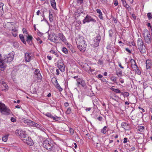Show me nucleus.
Listing matches in <instances>:
<instances>
[{
    "label": "nucleus",
    "mask_w": 152,
    "mask_h": 152,
    "mask_svg": "<svg viewBox=\"0 0 152 152\" xmlns=\"http://www.w3.org/2000/svg\"><path fill=\"white\" fill-rule=\"evenodd\" d=\"M77 85L78 87L79 86V85H80L82 87H85L86 86V84L85 81L82 79L78 78L77 79Z\"/></svg>",
    "instance_id": "nucleus-8"
},
{
    "label": "nucleus",
    "mask_w": 152,
    "mask_h": 152,
    "mask_svg": "<svg viewBox=\"0 0 152 152\" xmlns=\"http://www.w3.org/2000/svg\"><path fill=\"white\" fill-rule=\"evenodd\" d=\"M124 7L126 9V12L127 15V12L129 13H131L132 12V9L128 4H127Z\"/></svg>",
    "instance_id": "nucleus-19"
},
{
    "label": "nucleus",
    "mask_w": 152,
    "mask_h": 152,
    "mask_svg": "<svg viewBox=\"0 0 152 152\" xmlns=\"http://www.w3.org/2000/svg\"><path fill=\"white\" fill-rule=\"evenodd\" d=\"M51 12H49V20L50 22H52L53 20V14H51Z\"/></svg>",
    "instance_id": "nucleus-28"
},
{
    "label": "nucleus",
    "mask_w": 152,
    "mask_h": 152,
    "mask_svg": "<svg viewBox=\"0 0 152 152\" xmlns=\"http://www.w3.org/2000/svg\"><path fill=\"white\" fill-rule=\"evenodd\" d=\"M69 132L70 134H72L74 133V131L73 129L71 128H69Z\"/></svg>",
    "instance_id": "nucleus-44"
},
{
    "label": "nucleus",
    "mask_w": 152,
    "mask_h": 152,
    "mask_svg": "<svg viewBox=\"0 0 152 152\" xmlns=\"http://www.w3.org/2000/svg\"><path fill=\"white\" fill-rule=\"evenodd\" d=\"M127 140H128V139L127 138H126V137L124 138V142H123L124 143H126L127 142Z\"/></svg>",
    "instance_id": "nucleus-52"
},
{
    "label": "nucleus",
    "mask_w": 152,
    "mask_h": 152,
    "mask_svg": "<svg viewBox=\"0 0 152 152\" xmlns=\"http://www.w3.org/2000/svg\"><path fill=\"white\" fill-rule=\"evenodd\" d=\"M89 22H92V23H95L96 22V20L93 19L91 16L87 15L85 18L83 20V23L85 24L86 23H88Z\"/></svg>",
    "instance_id": "nucleus-7"
},
{
    "label": "nucleus",
    "mask_w": 152,
    "mask_h": 152,
    "mask_svg": "<svg viewBox=\"0 0 152 152\" xmlns=\"http://www.w3.org/2000/svg\"><path fill=\"white\" fill-rule=\"evenodd\" d=\"M83 0H77V2L78 3L81 4L83 3Z\"/></svg>",
    "instance_id": "nucleus-54"
},
{
    "label": "nucleus",
    "mask_w": 152,
    "mask_h": 152,
    "mask_svg": "<svg viewBox=\"0 0 152 152\" xmlns=\"http://www.w3.org/2000/svg\"><path fill=\"white\" fill-rule=\"evenodd\" d=\"M102 77H103L102 75H101L100 74H99V75H98V76H97V77L99 78H101Z\"/></svg>",
    "instance_id": "nucleus-61"
},
{
    "label": "nucleus",
    "mask_w": 152,
    "mask_h": 152,
    "mask_svg": "<svg viewBox=\"0 0 152 152\" xmlns=\"http://www.w3.org/2000/svg\"><path fill=\"white\" fill-rule=\"evenodd\" d=\"M51 4L54 9L56 8V3L55 0H50Z\"/></svg>",
    "instance_id": "nucleus-23"
},
{
    "label": "nucleus",
    "mask_w": 152,
    "mask_h": 152,
    "mask_svg": "<svg viewBox=\"0 0 152 152\" xmlns=\"http://www.w3.org/2000/svg\"><path fill=\"white\" fill-rule=\"evenodd\" d=\"M101 39V37L98 35L95 38L93 42V46L94 47H96L98 46L99 45V43Z\"/></svg>",
    "instance_id": "nucleus-6"
},
{
    "label": "nucleus",
    "mask_w": 152,
    "mask_h": 152,
    "mask_svg": "<svg viewBox=\"0 0 152 152\" xmlns=\"http://www.w3.org/2000/svg\"><path fill=\"white\" fill-rule=\"evenodd\" d=\"M24 142L30 145H32L34 144L33 140L30 137H28L24 141Z\"/></svg>",
    "instance_id": "nucleus-11"
},
{
    "label": "nucleus",
    "mask_w": 152,
    "mask_h": 152,
    "mask_svg": "<svg viewBox=\"0 0 152 152\" xmlns=\"http://www.w3.org/2000/svg\"><path fill=\"white\" fill-rule=\"evenodd\" d=\"M134 71H135V72L137 73V74L140 75L141 74V72L140 70L138 69V67H137V68H136V69L135 70H133Z\"/></svg>",
    "instance_id": "nucleus-36"
},
{
    "label": "nucleus",
    "mask_w": 152,
    "mask_h": 152,
    "mask_svg": "<svg viewBox=\"0 0 152 152\" xmlns=\"http://www.w3.org/2000/svg\"><path fill=\"white\" fill-rule=\"evenodd\" d=\"M121 126L122 127L124 128V129H127V126H128L126 125V124L125 122H123L121 124Z\"/></svg>",
    "instance_id": "nucleus-30"
},
{
    "label": "nucleus",
    "mask_w": 152,
    "mask_h": 152,
    "mask_svg": "<svg viewBox=\"0 0 152 152\" xmlns=\"http://www.w3.org/2000/svg\"><path fill=\"white\" fill-rule=\"evenodd\" d=\"M111 80L114 83H116V78L115 77H111Z\"/></svg>",
    "instance_id": "nucleus-40"
},
{
    "label": "nucleus",
    "mask_w": 152,
    "mask_h": 152,
    "mask_svg": "<svg viewBox=\"0 0 152 152\" xmlns=\"http://www.w3.org/2000/svg\"><path fill=\"white\" fill-rule=\"evenodd\" d=\"M130 61L131 63V67L133 70H135L137 68L138 66L136 64L135 60L132 59H131Z\"/></svg>",
    "instance_id": "nucleus-12"
},
{
    "label": "nucleus",
    "mask_w": 152,
    "mask_h": 152,
    "mask_svg": "<svg viewBox=\"0 0 152 152\" xmlns=\"http://www.w3.org/2000/svg\"><path fill=\"white\" fill-rule=\"evenodd\" d=\"M147 16L148 18V19L150 20L152 18V12H149L147 13Z\"/></svg>",
    "instance_id": "nucleus-35"
},
{
    "label": "nucleus",
    "mask_w": 152,
    "mask_h": 152,
    "mask_svg": "<svg viewBox=\"0 0 152 152\" xmlns=\"http://www.w3.org/2000/svg\"><path fill=\"white\" fill-rule=\"evenodd\" d=\"M132 16L134 20L136 19V16L134 14H132Z\"/></svg>",
    "instance_id": "nucleus-56"
},
{
    "label": "nucleus",
    "mask_w": 152,
    "mask_h": 152,
    "mask_svg": "<svg viewBox=\"0 0 152 152\" xmlns=\"http://www.w3.org/2000/svg\"><path fill=\"white\" fill-rule=\"evenodd\" d=\"M96 12L97 13L99 14V17L101 19H102L103 17L102 16V13L100 10L99 9H97L96 10Z\"/></svg>",
    "instance_id": "nucleus-22"
},
{
    "label": "nucleus",
    "mask_w": 152,
    "mask_h": 152,
    "mask_svg": "<svg viewBox=\"0 0 152 152\" xmlns=\"http://www.w3.org/2000/svg\"><path fill=\"white\" fill-rule=\"evenodd\" d=\"M4 4L2 3H0V10H3V6H4Z\"/></svg>",
    "instance_id": "nucleus-46"
},
{
    "label": "nucleus",
    "mask_w": 152,
    "mask_h": 152,
    "mask_svg": "<svg viewBox=\"0 0 152 152\" xmlns=\"http://www.w3.org/2000/svg\"><path fill=\"white\" fill-rule=\"evenodd\" d=\"M78 49L82 52H84L86 50L87 44L84 38L81 37L76 41Z\"/></svg>",
    "instance_id": "nucleus-1"
},
{
    "label": "nucleus",
    "mask_w": 152,
    "mask_h": 152,
    "mask_svg": "<svg viewBox=\"0 0 152 152\" xmlns=\"http://www.w3.org/2000/svg\"><path fill=\"white\" fill-rule=\"evenodd\" d=\"M57 65L58 68L61 72H64L65 71V66L63 63L59 62Z\"/></svg>",
    "instance_id": "nucleus-13"
},
{
    "label": "nucleus",
    "mask_w": 152,
    "mask_h": 152,
    "mask_svg": "<svg viewBox=\"0 0 152 152\" xmlns=\"http://www.w3.org/2000/svg\"><path fill=\"white\" fill-rule=\"evenodd\" d=\"M114 4L115 6H117L118 5V2L117 0H114Z\"/></svg>",
    "instance_id": "nucleus-53"
},
{
    "label": "nucleus",
    "mask_w": 152,
    "mask_h": 152,
    "mask_svg": "<svg viewBox=\"0 0 152 152\" xmlns=\"http://www.w3.org/2000/svg\"><path fill=\"white\" fill-rule=\"evenodd\" d=\"M62 51L65 54H67L68 53L67 49L65 48H62Z\"/></svg>",
    "instance_id": "nucleus-41"
},
{
    "label": "nucleus",
    "mask_w": 152,
    "mask_h": 152,
    "mask_svg": "<svg viewBox=\"0 0 152 152\" xmlns=\"http://www.w3.org/2000/svg\"><path fill=\"white\" fill-rule=\"evenodd\" d=\"M37 76L36 77L38 78V80H41L42 76L40 73L38 74L37 75H36Z\"/></svg>",
    "instance_id": "nucleus-37"
},
{
    "label": "nucleus",
    "mask_w": 152,
    "mask_h": 152,
    "mask_svg": "<svg viewBox=\"0 0 152 152\" xmlns=\"http://www.w3.org/2000/svg\"><path fill=\"white\" fill-rule=\"evenodd\" d=\"M19 37L21 40L23 42V43L25 44H26V42L24 39V37L22 34H20L19 35Z\"/></svg>",
    "instance_id": "nucleus-21"
},
{
    "label": "nucleus",
    "mask_w": 152,
    "mask_h": 152,
    "mask_svg": "<svg viewBox=\"0 0 152 152\" xmlns=\"http://www.w3.org/2000/svg\"><path fill=\"white\" fill-rule=\"evenodd\" d=\"M122 72L121 70H120L119 72L116 71V74L118 77H121L122 76Z\"/></svg>",
    "instance_id": "nucleus-32"
},
{
    "label": "nucleus",
    "mask_w": 152,
    "mask_h": 152,
    "mask_svg": "<svg viewBox=\"0 0 152 152\" xmlns=\"http://www.w3.org/2000/svg\"><path fill=\"white\" fill-rule=\"evenodd\" d=\"M46 116H47L52 118L53 116L50 113H47L45 114Z\"/></svg>",
    "instance_id": "nucleus-39"
},
{
    "label": "nucleus",
    "mask_w": 152,
    "mask_h": 152,
    "mask_svg": "<svg viewBox=\"0 0 152 152\" xmlns=\"http://www.w3.org/2000/svg\"><path fill=\"white\" fill-rule=\"evenodd\" d=\"M137 45L140 52L142 53H145L146 52L145 46L141 38H138L137 41Z\"/></svg>",
    "instance_id": "nucleus-3"
},
{
    "label": "nucleus",
    "mask_w": 152,
    "mask_h": 152,
    "mask_svg": "<svg viewBox=\"0 0 152 152\" xmlns=\"http://www.w3.org/2000/svg\"><path fill=\"white\" fill-rule=\"evenodd\" d=\"M118 66L121 69H124V67L120 63H118Z\"/></svg>",
    "instance_id": "nucleus-58"
},
{
    "label": "nucleus",
    "mask_w": 152,
    "mask_h": 152,
    "mask_svg": "<svg viewBox=\"0 0 152 152\" xmlns=\"http://www.w3.org/2000/svg\"><path fill=\"white\" fill-rule=\"evenodd\" d=\"M58 36L54 33L51 34L49 37V39L50 41L54 42H56V40L58 39Z\"/></svg>",
    "instance_id": "nucleus-10"
},
{
    "label": "nucleus",
    "mask_w": 152,
    "mask_h": 152,
    "mask_svg": "<svg viewBox=\"0 0 152 152\" xmlns=\"http://www.w3.org/2000/svg\"><path fill=\"white\" fill-rule=\"evenodd\" d=\"M4 13L3 10H0V16H1Z\"/></svg>",
    "instance_id": "nucleus-55"
},
{
    "label": "nucleus",
    "mask_w": 152,
    "mask_h": 152,
    "mask_svg": "<svg viewBox=\"0 0 152 152\" xmlns=\"http://www.w3.org/2000/svg\"><path fill=\"white\" fill-rule=\"evenodd\" d=\"M0 111L1 113L5 115H8L11 113V111L5 105L0 102Z\"/></svg>",
    "instance_id": "nucleus-2"
},
{
    "label": "nucleus",
    "mask_w": 152,
    "mask_h": 152,
    "mask_svg": "<svg viewBox=\"0 0 152 152\" xmlns=\"http://www.w3.org/2000/svg\"><path fill=\"white\" fill-rule=\"evenodd\" d=\"M108 0H101V2L103 4H105L107 2Z\"/></svg>",
    "instance_id": "nucleus-50"
},
{
    "label": "nucleus",
    "mask_w": 152,
    "mask_h": 152,
    "mask_svg": "<svg viewBox=\"0 0 152 152\" xmlns=\"http://www.w3.org/2000/svg\"><path fill=\"white\" fill-rule=\"evenodd\" d=\"M23 133H22V134H21V135H20V137L21 140L23 141L24 142L26 140V139H27V138H28V136L26 134L25 132H24Z\"/></svg>",
    "instance_id": "nucleus-14"
},
{
    "label": "nucleus",
    "mask_w": 152,
    "mask_h": 152,
    "mask_svg": "<svg viewBox=\"0 0 152 152\" xmlns=\"http://www.w3.org/2000/svg\"><path fill=\"white\" fill-rule=\"evenodd\" d=\"M110 89L111 90H112V91H114L115 93H121V92L120 91V90L118 89H115L113 88H111ZM121 93L122 94H123L122 92H121Z\"/></svg>",
    "instance_id": "nucleus-25"
},
{
    "label": "nucleus",
    "mask_w": 152,
    "mask_h": 152,
    "mask_svg": "<svg viewBox=\"0 0 152 152\" xmlns=\"http://www.w3.org/2000/svg\"><path fill=\"white\" fill-rule=\"evenodd\" d=\"M53 120L58 121L60 120V118L56 116H53L52 118Z\"/></svg>",
    "instance_id": "nucleus-38"
},
{
    "label": "nucleus",
    "mask_w": 152,
    "mask_h": 152,
    "mask_svg": "<svg viewBox=\"0 0 152 152\" xmlns=\"http://www.w3.org/2000/svg\"><path fill=\"white\" fill-rule=\"evenodd\" d=\"M125 50L127 52H129V53H131V51L128 48H126Z\"/></svg>",
    "instance_id": "nucleus-62"
},
{
    "label": "nucleus",
    "mask_w": 152,
    "mask_h": 152,
    "mask_svg": "<svg viewBox=\"0 0 152 152\" xmlns=\"http://www.w3.org/2000/svg\"><path fill=\"white\" fill-rule=\"evenodd\" d=\"M56 81L57 83L56 87L60 91H62L63 89L61 87L60 85L58 83L56 79Z\"/></svg>",
    "instance_id": "nucleus-34"
},
{
    "label": "nucleus",
    "mask_w": 152,
    "mask_h": 152,
    "mask_svg": "<svg viewBox=\"0 0 152 152\" xmlns=\"http://www.w3.org/2000/svg\"><path fill=\"white\" fill-rule=\"evenodd\" d=\"M39 73H40V71L39 70V69H36L35 71V74L36 75Z\"/></svg>",
    "instance_id": "nucleus-49"
},
{
    "label": "nucleus",
    "mask_w": 152,
    "mask_h": 152,
    "mask_svg": "<svg viewBox=\"0 0 152 152\" xmlns=\"http://www.w3.org/2000/svg\"><path fill=\"white\" fill-rule=\"evenodd\" d=\"M31 126L36 127L37 128H39L41 127L40 125L34 121H32V125Z\"/></svg>",
    "instance_id": "nucleus-26"
},
{
    "label": "nucleus",
    "mask_w": 152,
    "mask_h": 152,
    "mask_svg": "<svg viewBox=\"0 0 152 152\" xmlns=\"http://www.w3.org/2000/svg\"><path fill=\"white\" fill-rule=\"evenodd\" d=\"M31 54L29 53H26L25 54V60L27 62H29L31 60Z\"/></svg>",
    "instance_id": "nucleus-17"
},
{
    "label": "nucleus",
    "mask_w": 152,
    "mask_h": 152,
    "mask_svg": "<svg viewBox=\"0 0 152 152\" xmlns=\"http://www.w3.org/2000/svg\"><path fill=\"white\" fill-rule=\"evenodd\" d=\"M145 129L144 126H139L138 127V129L139 131L141 132H143Z\"/></svg>",
    "instance_id": "nucleus-27"
},
{
    "label": "nucleus",
    "mask_w": 152,
    "mask_h": 152,
    "mask_svg": "<svg viewBox=\"0 0 152 152\" xmlns=\"http://www.w3.org/2000/svg\"><path fill=\"white\" fill-rule=\"evenodd\" d=\"M56 75H58L59 74V69H57L56 70Z\"/></svg>",
    "instance_id": "nucleus-64"
},
{
    "label": "nucleus",
    "mask_w": 152,
    "mask_h": 152,
    "mask_svg": "<svg viewBox=\"0 0 152 152\" xmlns=\"http://www.w3.org/2000/svg\"><path fill=\"white\" fill-rule=\"evenodd\" d=\"M121 1L123 3V6L124 7L126 6V5L127 4L125 0H121Z\"/></svg>",
    "instance_id": "nucleus-42"
},
{
    "label": "nucleus",
    "mask_w": 152,
    "mask_h": 152,
    "mask_svg": "<svg viewBox=\"0 0 152 152\" xmlns=\"http://www.w3.org/2000/svg\"><path fill=\"white\" fill-rule=\"evenodd\" d=\"M145 42L148 44H150L151 42V35L149 32H147V33L146 35L144 36Z\"/></svg>",
    "instance_id": "nucleus-9"
},
{
    "label": "nucleus",
    "mask_w": 152,
    "mask_h": 152,
    "mask_svg": "<svg viewBox=\"0 0 152 152\" xmlns=\"http://www.w3.org/2000/svg\"><path fill=\"white\" fill-rule=\"evenodd\" d=\"M14 58V54L13 53H10L4 57V62L7 63L12 61Z\"/></svg>",
    "instance_id": "nucleus-5"
},
{
    "label": "nucleus",
    "mask_w": 152,
    "mask_h": 152,
    "mask_svg": "<svg viewBox=\"0 0 152 152\" xmlns=\"http://www.w3.org/2000/svg\"><path fill=\"white\" fill-rule=\"evenodd\" d=\"M8 135H5L2 137V140L5 142H6L8 139Z\"/></svg>",
    "instance_id": "nucleus-33"
},
{
    "label": "nucleus",
    "mask_w": 152,
    "mask_h": 152,
    "mask_svg": "<svg viewBox=\"0 0 152 152\" xmlns=\"http://www.w3.org/2000/svg\"><path fill=\"white\" fill-rule=\"evenodd\" d=\"M124 94H124V95L126 97L128 96L129 95V93L128 92H124Z\"/></svg>",
    "instance_id": "nucleus-51"
},
{
    "label": "nucleus",
    "mask_w": 152,
    "mask_h": 152,
    "mask_svg": "<svg viewBox=\"0 0 152 152\" xmlns=\"http://www.w3.org/2000/svg\"><path fill=\"white\" fill-rule=\"evenodd\" d=\"M50 52L51 53L53 54H55V55L57 56H58L57 55V53L55 52L53 50H51L50 51Z\"/></svg>",
    "instance_id": "nucleus-48"
},
{
    "label": "nucleus",
    "mask_w": 152,
    "mask_h": 152,
    "mask_svg": "<svg viewBox=\"0 0 152 152\" xmlns=\"http://www.w3.org/2000/svg\"><path fill=\"white\" fill-rule=\"evenodd\" d=\"M24 131H22L20 130H17L15 131V133L17 135L20 136L22 133H23V132H24Z\"/></svg>",
    "instance_id": "nucleus-24"
},
{
    "label": "nucleus",
    "mask_w": 152,
    "mask_h": 152,
    "mask_svg": "<svg viewBox=\"0 0 152 152\" xmlns=\"http://www.w3.org/2000/svg\"><path fill=\"white\" fill-rule=\"evenodd\" d=\"M71 111V109L70 107L68 108L67 110L66 111V113L68 114H69L70 113Z\"/></svg>",
    "instance_id": "nucleus-43"
},
{
    "label": "nucleus",
    "mask_w": 152,
    "mask_h": 152,
    "mask_svg": "<svg viewBox=\"0 0 152 152\" xmlns=\"http://www.w3.org/2000/svg\"><path fill=\"white\" fill-rule=\"evenodd\" d=\"M98 64L101 65L103 64V61L102 60H99L98 62Z\"/></svg>",
    "instance_id": "nucleus-47"
},
{
    "label": "nucleus",
    "mask_w": 152,
    "mask_h": 152,
    "mask_svg": "<svg viewBox=\"0 0 152 152\" xmlns=\"http://www.w3.org/2000/svg\"><path fill=\"white\" fill-rule=\"evenodd\" d=\"M26 36L27 37L26 41L29 44L31 45L32 44V40L33 39L32 36L28 35V36Z\"/></svg>",
    "instance_id": "nucleus-16"
},
{
    "label": "nucleus",
    "mask_w": 152,
    "mask_h": 152,
    "mask_svg": "<svg viewBox=\"0 0 152 152\" xmlns=\"http://www.w3.org/2000/svg\"><path fill=\"white\" fill-rule=\"evenodd\" d=\"M12 34L13 36L14 37H16L17 35V33H15V32L12 33Z\"/></svg>",
    "instance_id": "nucleus-59"
},
{
    "label": "nucleus",
    "mask_w": 152,
    "mask_h": 152,
    "mask_svg": "<svg viewBox=\"0 0 152 152\" xmlns=\"http://www.w3.org/2000/svg\"><path fill=\"white\" fill-rule=\"evenodd\" d=\"M107 126H104L101 130V132L103 134H105L107 132Z\"/></svg>",
    "instance_id": "nucleus-31"
},
{
    "label": "nucleus",
    "mask_w": 152,
    "mask_h": 152,
    "mask_svg": "<svg viewBox=\"0 0 152 152\" xmlns=\"http://www.w3.org/2000/svg\"><path fill=\"white\" fill-rule=\"evenodd\" d=\"M146 68L147 69H150L151 66V62L149 60H147L146 61Z\"/></svg>",
    "instance_id": "nucleus-18"
},
{
    "label": "nucleus",
    "mask_w": 152,
    "mask_h": 152,
    "mask_svg": "<svg viewBox=\"0 0 152 152\" xmlns=\"http://www.w3.org/2000/svg\"><path fill=\"white\" fill-rule=\"evenodd\" d=\"M12 31L14 32H16L17 31V30L15 28H13L12 29Z\"/></svg>",
    "instance_id": "nucleus-63"
},
{
    "label": "nucleus",
    "mask_w": 152,
    "mask_h": 152,
    "mask_svg": "<svg viewBox=\"0 0 152 152\" xmlns=\"http://www.w3.org/2000/svg\"><path fill=\"white\" fill-rule=\"evenodd\" d=\"M23 122L24 123L26 124L27 125L31 126L32 121L29 120H24Z\"/></svg>",
    "instance_id": "nucleus-20"
},
{
    "label": "nucleus",
    "mask_w": 152,
    "mask_h": 152,
    "mask_svg": "<svg viewBox=\"0 0 152 152\" xmlns=\"http://www.w3.org/2000/svg\"><path fill=\"white\" fill-rule=\"evenodd\" d=\"M2 85V86H3L4 87V88L3 89V90L6 91L8 89V86H7V85L6 83H3Z\"/></svg>",
    "instance_id": "nucleus-29"
},
{
    "label": "nucleus",
    "mask_w": 152,
    "mask_h": 152,
    "mask_svg": "<svg viewBox=\"0 0 152 152\" xmlns=\"http://www.w3.org/2000/svg\"><path fill=\"white\" fill-rule=\"evenodd\" d=\"M23 33L24 34H26L27 35H28V32L26 31V28H23Z\"/></svg>",
    "instance_id": "nucleus-45"
},
{
    "label": "nucleus",
    "mask_w": 152,
    "mask_h": 152,
    "mask_svg": "<svg viewBox=\"0 0 152 152\" xmlns=\"http://www.w3.org/2000/svg\"><path fill=\"white\" fill-rule=\"evenodd\" d=\"M58 37L60 39L64 42H65L66 40L65 36L63 34L61 33H59L58 34Z\"/></svg>",
    "instance_id": "nucleus-15"
},
{
    "label": "nucleus",
    "mask_w": 152,
    "mask_h": 152,
    "mask_svg": "<svg viewBox=\"0 0 152 152\" xmlns=\"http://www.w3.org/2000/svg\"><path fill=\"white\" fill-rule=\"evenodd\" d=\"M43 146L44 148L47 149L50 151L52 150L53 145L52 143L50 141L46 140L43 142Z\"/></svg>",
    "instance_id": "nucleus-4"
},
{
    "label": "nucleus",
    "mask_w": 152,
    "mask_h": 152,
    "mask_svg": "<svg viewBox=\"0 0 152 152\" xmlns=\"http://www.w3.org/2000/svg\"><path fill=\"white\" fill-rule=\"evenodd\" d=\"M102 118L101 116H99L98 118V119L100 121H101L102 120Z\"/></svg>",
    "instance_id": "nucleus-60"
},
{
    "label": "nucleus",
    "mask_w": 152,
    "mask_h": 152,
    "mask_svg": "<svg viewBox=\"0 0 152 152\" xmlns=\"http://www.w3.org/2000/svg\"><path fill=\"white\" fill-rule=\"evenodd\" d=\"M11 121L14 122L16 120L14 118L12 117L11 118Z\"/></svg>",
    "instance_id": "nucleus-57"
}]
</instances>
